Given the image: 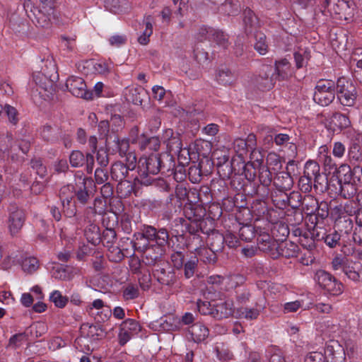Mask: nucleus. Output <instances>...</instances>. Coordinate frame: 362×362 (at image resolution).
<instances>
[{"label": "nucleus", "mask_w": 362, "mask_h": 362, "mask_svg": "<svg viewBox=\"0 0 362 362\" xmlns=\"http://www.w3.org/2000/svg\"><path fill=\"white\" fill-rule=\"evenodd\" d=\"M174 167L173 158L167 153H153L148 156L139 158L137 165V173L134 180L141 185H149L154 179L152 175L161 173L165 174Z\"/></svg>", "instance_id": "1"}, {"label": "nucleus", "mask_w": 362, "mask_h": 362, "mask_svg": "<svg viewBox=\"0 0 362 362\" xmlns=\"http://www.w3.org/2000/svg\"><path fill=\"white\" fill-rule=\"evenodd\" d=\"M235 300L239 305L235 310L236 318L246 321L257 320L266 308V299L262 296L253 298L250 290L242 288L235 291Z\"/></svg>", "instance_id": "2"}, {"label": "nucleus", "mask_w": 362, "mask_h": 362, "mask_svg": "<svg viewBox=\"0 0 362 362\" xmlns=\"http://www.w3.org/2000/svg\"><path fill=\"white\" fill-rule=\"evenodd\" d=\"M175 221L185 227V231L189 233V235L186 237L187 247L194 250L198 249V247L201 246L202 243L200 234L203 233L202 225L204 221L200 218H194L191 221H187L183 218H178Z\"/></svg>", "instance_id": "3"}, {"label": "nucleus", "mask_w": 362, "mask_h": 362, "mask_svg": "<svg viewBox=\"0 0 362 362\" xmlns=\"http://www.w3.org/2000/svg\"><path fill=\"white\" fill-rule=\"evenodd\" d=\"M335 82L332 80L320 79L317 81L313 100L322 107L330 105L335 99Z\"/></svg>", "instance_id": "4"}, {"label": "nucleus", "mask_w": 362, "mask_h": 362, "mask_svg": "<svg viewBox=\"0 0 362 362\" xmlns=\"http://www.w3.org/2000/svg\"><path fill=\"white\" fill-rule=\"evenodd\" d=\"M74 181V197H76L77 201L81 204L85 205L88 204L94 195L95 184L93 180L81 173L80 175H75Z\"/></svg>", "instance_id": "5"}, {"label": "nucleus", "mask_w": 362, "mask_h": 362, "mask_svg": "<svg viewBox=\"0 0 362 362\" xmlns=\"http://www.w3.org/2000/svg\"><path fill=\"white\" fill-rule=\"evenodd\" d=\"M152 274L160 284L168 287L175 286L179 279L175 269L165 262L156 264L152 270Z\"/></svg>", "instance_id": "6"}, {"label": "nucleus", "mask_w": 362, "mask_h": 362, "mask_svg": "<svg viewBox=\"0 0 362 362\" xmlns=\"http://www.w3.org/2000/svg\"><path fill=\"white\" fill-rule=\"evenodd\" d=\"M315 280L319 286L332 296H339L343 292V285L330 273L325 270H318L315 273Z\"/></svg>", "instance_id": "7"}, {"label": "nucleus", "mask_w": 362, "mask_h": 362, "mask_svg": "<svg viewBox=\"0 0 362 362\" xmlns=\"http://www.w3.org/2000/svg\"><path fill=\"white\" fill-rule=\"evenodd\" d=\"M126 160V164L121 161H116L112 164L110 173L112 180L122 181L129 178V173L134 170L136 167V157L134 153H130Z\"/></svg>", "instance_id": "8"}, {"label": "nucleus", "mask_w": 362, "mask_h": 362, "mask_svg": "<svg viewBox=\"0 0 362 362\" xmlns=\"http://www.w3.org/2000/svg\"><path fill=\"white\" fill-rule=\"evenodd\" d=\"M322 6L327 8L332 14L337 16L339 20H349L353 16V11L349 2L344 0H322Z\"/></svg>", "instance_id": "9"}, {"label": "nucleus", "mask_w": 362, "mask_h": 362, "mask_svg": "<svg viewBox=\"0 0 362 362\" xmlns=\"http://www.w3.org/2000/svg\"><path fill=\"white\" fill-rule=\"evenodd\" d=\"M252 81L259 90H266L273 88L276 81L274 68L270 65H262L259 74L255 76Z\"/></svg>", "instance_id": "10"}, {"label": "nucleus", "mask_w": 362, "mask_h": 362, "mask_svg": "<svg viewBox=\"0 0 362 362\" xmlns=\"http://www.w3.org/2000/svg\"><path fill=\"white\" fill-rule=\"evenodd\" d=\"M69 91L74 96L86 100L92 99L93 93L86 89V84L81 77L71 76L66 82Z\"/></svg>", "instance_id": "11"}, {"label": "nucleus", "mask_w": 362, "mask_h": 362, "mask_svg": "<svg viewBox=\"0 0 362 362\" xmlns=\"http://www.w3.org/2000/svg\"><path fill=\"white\" fill-rule=\"evenodd\" d=\"M212 166V162L204 158L196 163H192L187 170V175L189 180L192 183H198L201 181L203 175H207L210 173Z\"/></svg>", "instance_id": "12"}, {"label": "nucleus", "mask_w": 362, "mask_h": 362, "mask_svg": "<svg viewBox=\"0 0 362 362\" xmlns=\"http://www.w3.org/2000/svg\"><path fill=\"white\" fill-rule=\"evenodd\" d=\"M8 229L11 234L13 235L17 234L22 228L25 220V214L22 209L12 204L8 208Z\"/></svg>", "instance_id": "13"}, {"label": "nucleus", "mask_w": 362, "mask_h": 362, "mask_svg": "<svg viewBox=\"0 0 362 362\" xmlns=\"http://www.w3.org/2000/svg\"><path fill=\"white\" fill-rule=\"evenodd\" d=\"M141 330V326L137 321L133 319H127L122 322L118 334L119 343L124 346L132 337Z\"/></svg>", "instance_id": "14"}, {"label": "nucleus", "mask_w": 362, "mask_h": 362, "mask_svg": "<svg viewBox=\"0 0 362 362\" xmlns=\"http://www.w3.org/2000/svg\"><path fill=\"white\" fill-rule=\"evenodd\" d=\"M299 252L298 246L291 241H281L277 243L275 250L272 252V258L278 259L280 257L292 258L298 256Z\"/></svg>", "instance_id": "15"}, {"label": "nucleus", "mask_w": 362, "mask_h": 362, "mask_svg": "<svg viewBox=\"0 0 362 362\" xmlns=\"http://www.w3.org/2000/svg\"><path fill=\"white\" fill-rule=\"evenodd\" d=\"M54 8H52L49 11L47 8H34L33 12L28 14V18L36 25L40 28H48L50 25V17L53 14Z\"/></svg>", "instance_id": "16"}, {"label": "nucleus", "mask_w": 362, "mask_h": 362, "mask_svg": "<svg viewBox=\"0 0 362 362\" xmlns=\"http://www.w3.org/2000/svg\"><path fill=\"white\" fill-rule=\"evenodd\" d=\"M325 360L327 362H342L344 352L337 341H329L325 349Z\"/></svg>", "instance_id": "17"}, {"label": "nucleus", "mask_w": 362, "mask_h": 362, "mask_svg": "<svg viewBox=\"0 0 362 362\" xmlns=\"http://www.w3.org/2000/svg\"><path fill=\"white\" fill-rule=\"evenodd\" d=\"M329 124L333 126L334 130H346V134H351L354 130L351 129V122L349 117L343 113L334 112L329 119Z\"/></svg>", "instance_id": "18"}, {"label": "nucleus", "mask_w": 362, "mask_h": 362, "mask_svg": "<svg viewBox=\"0 0 362 362\" xmlns=\"http://www.w3.org/2000/svg\"><path fill=\"white\" fill-rule=\"evenodd\" d=\"M143 252V261L146 265H155L161 263L160 261L163 255V249L159 245H151L146 249L141 251Z\"/></svg>", "instance_id": "19"}, {"label": "nucleus", "mask_w": 362, "mask_h": 362, "mask_svg": "<svg viewBox=\"0 0 362 362\" xmlns=\"http://www.w3.org/2000/svg\"><path fill=\"white\" fill-rule=\"evenodd\" d=\"M317 241L323 240L325 243L329 247L334 248L341 245V235L337 230H330L329 233L324 228L320 233H314Z\"/></svg>", "instance_id": "20"}, {"label": "nucleus", "mask_w": 362, "mask_h": 362, "mask_svg": "<svg viewBox=\"0 0 362 362\" xmlns=\"http://www.w3.org/2000/svg\"><path fill=\"white\" fill-rule=\"evenodd\" d=\"M112 218L115 220L112 223L106 222V219H103V223L105 227V229L103 230L101 234V242L103 243V245L106 247H111L114 245L117 240V233L114 229V225L117 222L116 215L114 214Z\"/></svg>", "instance_id": "21"}, {"label": "nucleus", "mask_w": 362, "mask_h": 362, "mask_svg": "<svg viewBox=\"0 0 362 362\" xmlns=\"http://www.w3.org/2000/svg\"><path fill=\"white\" fill-rule=\"evenodd\" d=\"M274 71L276 81L286 80L292 76L291 64L286 59L276 61Z\"/></svg>", "instance_id": "22"}, {"label": "nucleus", "mask_w": 362, "mask_h": 362, "mask_svg": "<svg viewBox=\"0 0 362 362\" xmlns=\"http://www.w3.org/2000/svg\"><path fill=\"white\" fill-rule=\"evenodd\" d=\"M320 165L315 160H308L305 163L303 175L313 180L314 187L317 188V185H321L322 175L320 174Z\"/></svg>", "instance_id": "23"}, {"label": "nucleus", "mask_w": 362, "mask_h": 362, "mask_svg": "<svg viewBox=\"0 0 362 362\" xmlns=\"http://www.w3.org/2000/svg\"><path fill=\"white\" fill-rule=\"evenodd\" d=\"M243 16L244 30L247 35L256 31L260 26L257 16L250 8H246Z\"/></svg>", "instance_id": "24"}, {"label": "nucleus", "mask_w": 362, "mask_h": 362, "mask_svg": "<svg viewBox=\"0 0 362 362\" xmlns=\"http://www.w3.org/2000/svg\"><path fill=\"white\" fill-rule=\"evenodd\" d=\"M233 313H235V310L233 308V303L224 301L214 305L212 317L220 320L229 317Z\"/></svg>", "instance_id": "25"}, {"label": "nucleus", "mask_w": 362, "mask_h": 362, "mask_svg": "<svg viewBox=\"0 0 362 362\" xmlns=\"http://www.w3.org/2000/svg\"><path fill=\"white\" fill-rule=\"evenodd\" d=\"M85 221L88 223L84 231L86 239L94 245H98L101 242V233L99 226L92 223L90 218H86V217Z\"/></svg>", "instance_id": "26"}, {"label": "nucleus", "mask_w": 362, "mask_h": 362, "mask_svg": "<svg viewBox=\"0 0 362 362\" xmlns=\"http://www.w3.org/2000/svg\"><path fill=\"white\" fill-rule=\"evenodd\" d=\"M192 339L196 343L204 341L209 336V329L202 323L197 322L189 328Z\"/></svg>", "instance_id": "27"}, {"label": "nucleus", "mask_w": 362, "mask_h": 362, "mask_svg": "<svg viewBox=\"0 0 362 362\" xmlns=\"http://www.w3.org/2000/svg\"><path fill=\"white\" fill-rule=\"evenodd\" d=\"M224 237L222 233L218 231H212L207 238V244L209 247L216 252H222L224 247Z\"/></svg>", "instance_id": "28"}, {"label": "nucleus", "mask_w": 362, "mask_h": 362, "mask_svg": "<svg viewBox=\"0 0 362 362\" xmlns=\"http://www.w3.org/2000/svg\"><path fill=\"white\" fill-rule=\"evenodd\" d=\"M274 185L279 191H287L291 189L293 180L288 173L280 172L274 178Z\"/></svg>", "instance_id": "29"}, {"label": "nucleus", "mask_w": 362, "mask_h": 362, "mask_svg": "<svg viewBox=\"0 0 362 362\" xmlns=\"http://www.w3.org/2000/svg\"><path fill=\"white\" fill-rule=\"evenodd\" d=\"M112 139V151L119 153L121 157L126 156V160H127V156L131 153L128 152L129 149V139H120L117 135H115Z\"/></svg>", "instance_id": "30"}, {"label": "nucleus", "mask_w": 362, "mask_h": 362, "mask_svg": "<svg viewBox=\"0 0 362 362\" xmlns=\"http://www.w3.org/2000/svg\"><path fill=\"white\" fill-rule=\"evenodd\" d=\"M337 98L344 106L352 107L356 99V90L354 86H351L343 93L337 94Z\"/></svg>", "instance_id": "31"}, {"label": "nucleus", "mask_w": 362, "mask_h": 362, "mask_svg": "<svg viewBox=\"0 0 362 362\" xmlns=\"http://www.w3.org/2000/svg\"><path fill=\"white\" fill-rule=\"evenodd\" d=\"M146 95V91L141 86L132 88L127 90L126 93V98L129 102L134 105H141L144 97Z\"/></svg>", "instance_id": "32"}, {"label": "nucleus", "mask_w": 362, "mask_h": 362, "mask_svg": "<svg viewBox=\"0 0 362 362\" xmlns=\"http://www.w3.org/2000/svg\"><path fill=\"white\" fill-rule=\"evenodd\" d=\"M221 159L223 160V163L219 160L216 163L218 173L223 180L230 179L233 174L232 163L228 156H223Z\"/></svg>", "instance_id": "33"}, {"label": "nucleus", "mask_w": 362, "mask_h": 362, "mask_svg": "<svg viewBox=\"0 0 362 362\" xmlns=\"http://www.w3.org/2000/svg\"><path fill=\"white\" fill-rule=\"evenodd\" d=\"M339 185L338 193L344 199H351L357 192V187L354 180L347 182L337 184ZM337 193V192H336Z\"/></svg>", "instance_id": "34"}, {"label": "nucleus", "mask_w": 362, "mask_h": 362, "mask_svg": "<svg viewBox=\"0 0 362 362\" xmlns=\"http://www.w3.org/2000/svg\"><path fill=\"white\" fill-rule=\"evenodd\" d=\"M139 146L142 151L149 150L157 151L160 148V141L157 136L147 138L142 134L141 139L139 140Z\"/></svg>", "instance_id": "35"}, {"label": "nucleus", "mask_w": 362, "mask_h": 362, "mask_svg": "<svg viewBox=\"0 0 362 362\" xmlns=\"http://www.w3.org/2000/svg\"><path fill=\"white\" fill-rule=\"evenodd\" d=\"M200 259L205 264H214L217 262V253L209 247H203L195 250Z\"/></svg>", "instance_id": "36"}, {"label": "nucleus", "mask_w": 362, "mask_h": 362, "mask_svg": "<svg viewBox=\"0 0 362 362\" xmlns=\"http://www.w3.org/2000/svg\"><path fill=\"white\" fill-rule=\"evenodd\" d=\"M354 180V172L351 167L346 164L341 165L337 170V184L347 182Z\"/></svg>", "instance_id": "37"}, {"label": "nucleus", "mask_w": 362, "mask_h": 362, "mask_svg": "<svg viewBox=\"0 0 362 362\" xmlns=\"http://www.w3.org/2000/svg\"><path fill=\"white\" fill-rule=\"evenodd\" d=\"M209 40L214 42L218 47L227 49L230 45L228 36L221 30H211Z\"/></svg>", "instance_id": "38"}, {"label": "nucleus", "mask_w": 362, "mask_h": 362, "mask_svg": "<svg viewBox=\"0 0 362 362\" xmlns=\"http://www.w3.org/2000/svg\"><path fill=\"white\" fill-rule=\"evenodd\" d=\"M259 160H262V158L256 159V161L258 163L259 165V181L260 184L264 186V187H269L272 181V173L269 170V167L262 165Z\"/></svg>", "instance_id": "39"}, {"label": "nucleus", "mask_w": 362, "mask_h": 362, "mask_svg": "<svg viewBox=\"0 0 362 362\" xmlns=\"http://www.w3.org/2000/svg\"><path fill=\"white\" fill-rule=\"evenodd\" d=\"M257 228L251 224H243L239 228L238 236L240 240L250 242L255 236Z\"/></svg>", "instance_id": "40"}, {"label": "nucleus", "mask_w": 362, "mask_h": 362, "mask_svg": "<svg viewBox=\"0 0 362 362\" xmlns=\"http://www.w3.org/2000/svg\"><path fill=\"white\" fill-rule=\"evenodd\" d=\"M255 42L254 44V49L261 55H264L267 53L269 45L267 41L266 35L261 32H257L255 35Z\"/></svg>", "instance_id": "41"}, {"label": "nucleus", "mask_w": 362, "mask_h": 362, "mask_svg": "<svg viewBox=\"0 0 362 362\" xmlns=\"http://www.w3.org/2000/svg\"><path fill=\"white\" fill-rule=\"evenodd\" d=\"M116 191L120 198H127L129 197L134 191V187L132 182L128 180L117 181Z\"/></svg>", "instance_id": "42"}, {"label": "nucleus", "mask_w": 362, "mask_h": 362, "mask_svg": "<svg viewBox=\"0 0 362 362\" xmlns=\"http://www.w3.org/2000/svg\"><path fill=\"white\" fill-rule=\"evenodd\" d=\"M199 258L197 256L191 257L184 263V276L186 279H190L194 276L198 269Z\"/></svg>", "instance_id": "43"}, {"label": "nucleus", "mask_w": 362, "mask_h": 362, "mask_svg": "<svg viewBox=\"0 0 362 362\" xmlns=\"http://www.w3.org/2000/svg\"><path fill=\"white\" fill-rule=\"evenodd\" d=\"M0 151L11 153L15 151L11 133L8 132L0 133Z\"/></svg>", "instance_id": "44"}, {"label": "nucleus", "mask_w": 362, "mask_h": 362, "mask_svg": "<svg viewBox=\"0 0 362 362\" xmlns=\"http://www.w3.org/2000/svg\"><path fill=\"white\" fill-rule=\"evenodd\" d=\"M318 203L317 199L315 197L310 194L305 195L303 198V209L306 214H314L316 212Z\"/></svg>", "instance_id": "45"}, {"label": "nucleus", "mask_w": 362, "mask_h": 362, "mask_svg": "<svg viewBox=\"0 0 362 362\" xmlns=\"http://www.w3.org/2000/svg\"><path fill=\"white\" fill-rule=\"evenodd\" d=\"M45 325L41 322H37L27 327L24 331L28 333V340L35 339L41 337L45 332Z\"/></svg>", "instance_id": "46"}, {"label": "nucleus", "mask_w": 362, "mask_h": 362, "mask_svg": "<svg viewBox=\"0 0 362 362\" xmlns=\"http://www.w3.org/2000/svg\"><path fill=\"white\" fill-rule=\"evenodd\" d=\"M83 326L88 327V334L94 340L102 339L103 338H105L106 337V330L99 324H86L83 325Z\"/></svg>", "instance_id": "47"}, {"label": "nucleus", "mask_w": 362, "mask_h": 362, "mask_svg": "<svg viewBox=\"0 0 362 362\" xmlns=\"http://www.w3.org/2000/svg\"><path fill=\"white\" fill-rule=\"evenodd\" d=\"M315 241H317V238L313 234V230H311L310 228L305 231L304 235L299 239V243L304 248L309 250H312L315 247Z\"/></svg>", "instance_id": "48"}, {"label": "nucleus", "mask_w": 362, "mask_h": 362, "mask_svg": "<svg viewBox=\"0 0 362 362\" xmlns=\"http://www.w3.org/2000/svg\"><path fill=\"white\" fill-rule=\"evenodd\" d=\"M273 236H275L276 240L279 241L286 240V238L289 235V229L288 226L282 223H276L272 230Z\"/></svg>", "instance_id": "49"}, {"label": "nucleus", "mask_w": 362, "mask_h": 362, "mask_svg": "<svg viewBox=\"0 0 362 362\" xmlns=\"http://www.w3.org/2000/svg\"><path fill=\"white\" fill-rule=\"evenodd\" d=\"M171 136L167 141V146L170 151L180 152L182 147V140L179 134H175L170 130Z\"/></svg>", "instance_id": "50"}, {"label": "nucleus", "mask_w": 362, "mask_h": 362, "mask_svg": "<svg viewBox=\"0 0 362 362\" xmlns=\"http://www.w3.org/2000/svg\"><path fill=\"white\" fill-rule=\"evenodd\" d=\"M152 18L151 16H148L145 19V30L143 32L142 35H141L138 37V42L143 45H146L149 42V37L153 33V26L151 23Z\"/></svg>", "instance_id": "51"}, {"label": "nucleus", "mask_w": 362, "mask_h": 362, "mask_svg": "<svg viewBox=\"0 0 362 362\" xmlns=\"http://www.w3.org/2000/svg\"><path fill=\"white\" fill-rule=\"evenodd\" d=\"M103 200L100 198H95L94 199L93 206L87 207L85 209V215L86 218H89L90 215L95 216V214H102L105 212Z\"/></svg>", "instance_id": "52"}, {"label": "nucleus", "mask_w": 362, "mask_h": 362, "mask_svg": "<svg viewBox=\"0 0 362 362\" xmlns=\"http://www.w3.org/2000/svg\"><path fill=\"white\" fill-rule=\"evenodd\" d=\"M75 184L66 185L61 187L59 190V198L61 202L72 201L74 197Z\"/></svg>", "instance_id": "53"}, {"label": "nucleus", "mask_w": 362, "mask_h": 362, "mask_svg": "<svg viewBox=\"0 0 362 362\" xmlns=\"http://www.w3.org/2000/svg\"><path fill=\"white\" fill-rule=\"evenodd\" d=\"M306 219L311 225H313L311 230H313V234L315 233H320L321 230L325 228L324 221L320 219L318 216L316 214V212L314 214H307Z\"/></svg>", "instance_id": "54"}, {"label": "nucleus", "mask_w": 362, "mask_h": 362, "mask_svg": "<svg viewBox=\"0 0 362 362\" xmlns=\"http://www.w3.org/2000/svg\"><path fill=\"white\" fill-rule=\"evenodd\" d=\"M216 78L218 83L223 85H230L235 79L233 74L226 68L219 70Z\"/></svg>", "instance_id": "55"}, {"label": "nucleus", "mask_w": 362, "mask_h": 362, "mask_svg": "<svg viewBox=\"0 0 362 362\" xmlns=\"http://www.w3.org/2000/svg\"><path fill=\"white\" fill-rule=\"evenodd\" d=\"M294 61L297 69H301L306 65L310 59V54L307 50L300 49L293 54Z\"/></svg>", "instance_id": "56"}, {"label": "nucleus", "mask_w": 362, "mask_h": 362, "mask_svg": "<svg viewBox=\"0 0 362 362\" xmlns=\"http://www.w3.org/2000/svg\"><path fill=\"white\" fill-rule=\"evenodd\" d=\"M108 249L107 257L112 262H120L125 257L122 250L119 247L114 245L107 247Z\"/></svg>", "instance_id": "57"}, {"label": "nucleus", "mask_w": 362, "mask_h": 362, "mask_svg": "<svg viewBox=\"0 0 362 362\" xmlns=\"http://www.w3.org/2000/svg\"><path fill=\"white\" fill-rule=\"evenodd\" d=\"M49 300L54 303V305L59 308H63L68 303V298L62 296L59 291H54L49 296Z\"/></svg>", "instance_id": "58"}, {"label": "nucleus", "mask_w": 362, "mask_h": 362, "mask_svg": "<svg viewBox=\"0 0 362 362\" xmlns=\"http://www.w3.org/2000/svg\"><path fill=\"white\" fill-rule=\"evenodd\" d=\"M272 202L276 207L279 209H286L288 206V194L284 193V191H280L279 194L273 196Z\"/></svg>", "instance_id": "59"}, {"label": "nucleus", "mask_w": 362, "mask_h": 362, "mask_svg": "<svg viewBox=\"0 0 362 362\" xmlns=\"http://www.w3.org/2000/svg\"><path fill=\"white\" fill-rule=\"evenodd\" d=\"M137 276L140 287L144 291L148 290L151 286V276L149 269H146L144 270V272L138 274Z\"/></svg>", "instance_id": "60"}, {"label": "nucleus", "mask_w": 362, "mask_h": 362, "mask_svg": "<svg viewBox=\"0 0 362 362\" xmlns=\"http://www.w3.org/2000/svg\"><path fill=\"white\" fill-rule=\"evenodd\" d=\"M85 156L80 151H73L69 156V162L72 167L78 168L85 164Z\"/></svg>", "instance_id": "61"}, {"label": "nucleus", "mask_w": 362, "mask_h": 362, "mask_svg": "<svg viewBox=\"0 0 362 362\" xmlns=\"http://www.w3.org/2000/svg\"><path fill=\"white\" fill-rule=\"evenodd\" d=\"M221 13L228 16H235L239 12V6L230 1H226L219 8Z\"/></svg>", "instance_id": "62"}, {"label": "nucleus", "mask_w": 362, "mask_h": 362, "mask_svg": "<svg viewBox=\"0 0 362 362\" xmlns=\"http://www.w3.org/2000/svg\"><path fill=\"white\" fill-rule=\"evenodd\" d=\"M148 265H146L142 260H140L138 257H133L129 263V268L131 272L136 275H138L148 269Z\"/></svg>", "instance_id": "63"}, {"label": "nucleus", "mask_w": 362, "mask_h": 362, "mask_svg": "<svg viewBox=\"0 0 362 362\" xmlns=\"http://www.w3.org/2000/svg\"><path fill=\"white\" fill-rule=\"evenodd\" d=\"M335 38H333L332 45L336 46L339 49H346L348 45V39L346 34L341 30L339 33L335 35Z\"/></svg>", "instance_id": "64"}]
</instances>
